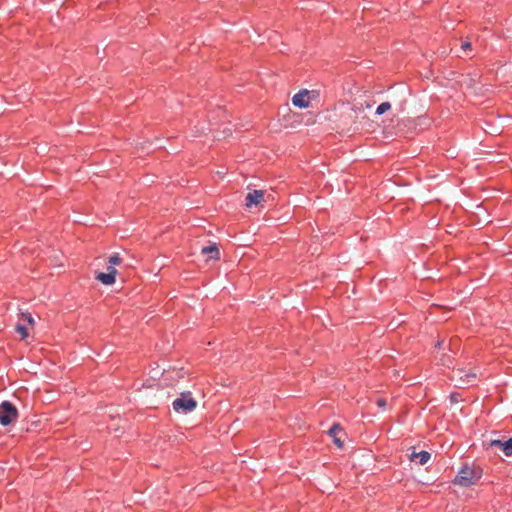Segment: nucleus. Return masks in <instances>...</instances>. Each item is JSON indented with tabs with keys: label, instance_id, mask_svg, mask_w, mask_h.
Wrapping results in <instances>:
<instances>
[{
	"label": "nucleus",
	"instance_id": "obj_1",
	"mask_svg": "<svg viewBox=\"0 0 512 512\" xmlns=\"http://www.w3.org/2000/svg\"><path fill=\"white\" fill-rule=\"evenodd\" d=\"M480 478L481 471L466 464L459 470L452 482L462 487H470L476 484Z\"/></svg>",
	"mask_w": 512,
	"mask_h": 512
},
{
	"label": "nucleus",
	"instance_id": "obj_2",
	"mask_svg": "<svg viewBox=\"0 0 512 512\" xmlns=\"http://www.w3.org/2000/svg\"><path fill=\"white\" fill-rule=\"evenodd\" d=\"M18 415V409L10 401L5 400L0 404V424L2 426H8L15 422Z\"/></svg>",
	"mask_w": 512,
	"mask_h": 512
},
{
	"label": "nucleus",
	"instance_id": "obj_3",
	"mask_svg": "<svg viewBox=\"0 0 512 512\" xmlns=\"http://www.w3.org/2000/svg\"><path fill=\"white\" fill-rule=\"evenodd\" d=\"M172 406L176 412L188 413L196 408L197 401L191 396V392H183L173 401Z\"/></svg>",
	"mask_w": 512,
	"mask_h": 512
},
{
	"label": "nucleus",
	"instance_id": "obj_4",
	"mask_svg": "<svg viewBox=\"0 0 512 512\" xmlns=\"http://www.w3.org/2000/svg\"><path fill=\"white\" fill-rule=\"evenodd\" d=\"M451 378L459 383V387H470L476 384L477 373L465 372L463 369L453 370Z\"/></svg>",
	"mask_w": 512,
	"mask_h": 512
},
{
	"label": "nucleus",
	"instance_id": "obj_5",
	"mask_svg": "<svg viewBox=\"0 0 512 512\" xmlns=\"http://www.w3.org/2000/svg\"><path fill=\"white\" fill-rule=\"evenodd\" d=\"M309 91L307 89H303L295 94L292 98V103L295 107L298 108H307L309 106Z\"/></svg>",
	"mask_w": 512,
	"mask_h": 512
},
{
	"label": "nucleus",
	"instance_id": "obj_6",
	"mask_svg": "<svg viewBox=\"0 0 512 512\" xmlns=\"http://www.w3.org/2000/svg\"><path fill=\"white\" fill-rule=\"evenodd\" d=\"M117 270L113 266L108 267V272H99L96 275V279L104 285H112L115 283Z\"/></svg>",
	"mask_w": 512,
	"mask_h": 512
},
{
	"label": "nucleus",
	"instance_id": "obj_7",
	"mask_svg": "<svg viewBox=\"0 0 512 512\" xmlns=\"http://www.w3.org/2000/svg\"><path fill=\"white\" fill-rule=\"evenodd\" d=\"M489 445L491 447H498L500 448L503 453L506 455V456H512V437L503 441V440H491Z\"/></svg>",
	"mask_w": 512,
	"mask_h": 512
},
{
	"label": "nucleus",
	"instance_id": "obj_8",
	"mask_svg": "<svg viewBox=\"0 0 512 512\" xmlns=\"http://www.w3.org/2000/svg\"><path fill=\"white\" fill-rule=\"evenodd\" d=\"M264 197L263 190H253L246 195L245 205L250 208L252 205H259Z\"/></svg>",
	"mask_w": 512,
	"mask_h": 512
},
{
	"label": "nucleus",
	"instance_id": "obj_9",
	"mask_svg": "<svg viewBox=\"0 0 512 512\" xmlns=\"http://www.w3.org/2000/svg\"><path fill=\"white\" fill-rule=\"evenodd\" d=\"M431 458V454L428 452V451H420V452H415L413 451L410 455H409V460L410 461H415L417 462L419 465H425Z\"/></svg>",
	"mask_w": 512,
	"mask_h": 512
},
{
	"label": "nucleus",
	"instance_id": "obj_10",
	"mask_svg": "<svg viewBox=\"0 0 512 512\" xmlns=\"http://www.w3.org/2000/svg\"><path fill=\"white\" fill-rule=\"evenodd\" d=\"M201 253L203 255H209L210 259L219 260V258H220V252L215 243L212 245L203 247L201 250Z\"/></svg>",
	"mask_w": 512,
	"mask_h": 512
},
{
	"label": "nucleus",
	"instance_id": "obj_11",
	"mask_svg": "<svg viewBox=\"0 0 512 512\" xmlns=\"http://www.w3.org/2000/svg\"><path fill=\"white\" fill-rule=\"evenodd\" d=\"M341 431H342V428L339 424H334L329 429V435L333 437V441H334L335 445L339 448H342L344 445V443L337 437V433L341 432Z\"/></svg>",
	"mask_w": 512,
	"mask_h": 512
},
{
	"label": "nucleus",
	"instance_id": "obj_12",
	"mask_svg": "<svg viewBox=\"0 0 512 512\" xmlns=\"http://www.w3.org/2000/svg\"><path fill=\"white\" fill-rule=\"evenodd\" d=\"M391 109V104L389 102H383L381 103L377 109H376V114L377 115H383L384 113H386L388 110Z\"/></svg>",
	"mask_w": 512,
	"mask_h": 512
},
{
	"label": "nucleus",
	"instance_id": "obj_13",
	"mask_svg": "<svg viewBox=\"0 0 512 512\" xmlns=\"http://www.w3.org/2000/svg\"><path fill=\"white\" fill-rule=\"evenodd\" d=\"M15 330L21 335L22 340L28 337V329L23 324H17Z\"/></svg>",
	"mask_w": 512,
	"mask_h": 512
},
{
	"label": "nucleus",
	"instance_id": "obj_14",
	"mask_svg": "<svg viewBox=\"0 0 512 512\" xmlns=\"http://www.w3.org/2000/svg\"><path fill=\"white\" fill-rule=\"evenodd\" d=\"M121 262H122V259H121V257L119 256L118 253H114L109 258V263L111 264V266L112 265H119Z\"/></svg>",
	"mask_w": 512,
	"mask_h": 512
},
{
	"label": "nucleus",
	"instance_id": "obj_15",
	"mask_svg": "<svg viewBox=\"0 0 512 512\" xmlns=\"http://www.w3.org/2000/svg\"><path fill=\"white\" fill-rule=\"evenodd\" d=\"M22 318L30 325L34 324V319L30 313H22Z\"/></svg>",
	"mask_w": 512,
	"mask_h": 512
},
{
	"label": "nucleus",
	"instance_id": "obj_16",
	"mask_svg": "<svg viewBox=\"0 0 512 512\" xmlns=\"http://www.w3.org/2000/svg\"><path fill=\"white\" fill-rule=\"evenodd\" d=\"M376 404H377V406H378L379 408L384 409V408L386 407V405H387V402H386V399H385V398H378V399L376 400Z\"/></svg>",
	"mask_w": 512,
	"mask_h": 512
},
{
	"label": "nucleus",
	"instance_id": "obj_17",
	"mask_svg": "<svg viewBox=\"0 0 512 512\" xmlns=\"http://www.w3.org/2000/svg\"><path fill=\"white\" fill-rule=\"evenodd\" d=\"M441 362L443 365L449 366L452 363V360H451L450 356L443 355V357L441 358Z\"/></svg>",
	"mask_w": 512,
	"mask_h": 512
},
{
	"label": "nucleus",
	"instance_id": "obj_18",
	"mask_svg": "<svg viewBox=\"0 0 512 512\" xmlns=\"http://www.w3.org/2000/svg\"><path fill=\"white\" fill-rule=\"evenodd\" d=\"M461 48L463 50H470L471 49V42L470 41H463L461 44Z\"/></svg>",
	"mask_w": 512,
	"mask_h": 512
},
{
	"label": "nucleus",
	"instance_id": "obj_19",
	"mask_svg": "<svg viewBox=\"0 0 512 512\" xmlns=\"http://www.w3.org/2000/svg\"><path fill=\"white\" fill-rule=\"evenodd\" d=\"M442 344H443V340H438V341L436 342V344H435V346H434V347H435L436 349H440V348L442 347Z\"/></svg>",
	"mask_w": 512,
	"mask_h": 512
},
{
	"label": "nucleus",
	"instance_id": "obj_20",
	"mask_svg": "<svg viewBox=\"0 0 512 512\" xmlns=\"http://www.w3.org/2000/svg\"><path fill=\"white\" fill-rule=\"evenodd\" d=\"M450 397H451V401H456V397H455V394H454V393H453V394H451V396H450Z\"/></svg>",
	"mask_w": 512,
	"mask_h": 512
}]
</instances>
